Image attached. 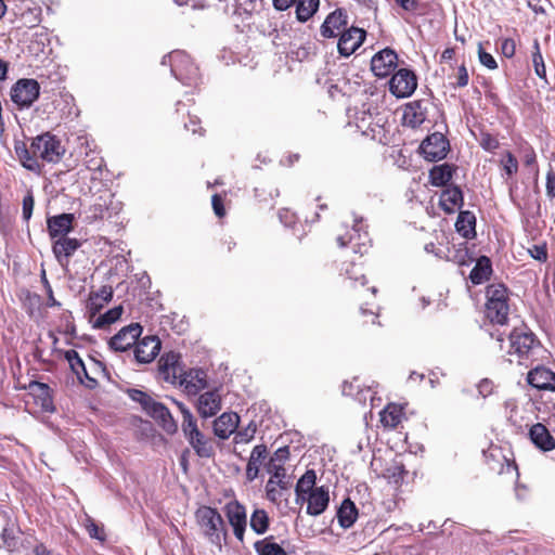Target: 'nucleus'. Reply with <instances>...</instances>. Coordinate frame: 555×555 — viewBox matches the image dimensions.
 <instances>
[{
	"mask_svg": "<svg viewBox=\"0 0 555 555\" xmlns=\"http://www.w3.org/2000/svg\"><path fill=\"white\" fill-rule=\"evenodd\" d=\"M196 524L204 538L219 551L228 538L224 520L220 513L210 506H201L195 512Z\"/></svg>",
	"mask_w": 555,
	"mask_h": 555,
	"instance_id": "nucleus-1",
	"label": "nucleus"
},
{
	"mask_svg": "<svg viewBox=\"0 0 555 555\" xmlns=\"http://www.w3.org/2000/svg\"><path fill=\"white\" fill-rule=\"evenodd\" d=\"M486 314L492 322L506 324L509 314L508 291L503 284H491L486 289Z\"/></svg>",
	"mask_w": 555,
	"mask_h": 555,
	"instance_id": "nucleus-2",
	"label": "nucleus"
},
{
	"mask_svg": "<svg viewBox=\"0 0 555 555\" xmlns=\"http://www.w3.org/2000/svg\"><path fill=\"white\" fill-rule=\"evenodd\" d=\"M65 152L61 140L51 132H44L31 140V153L36 154L42 162L57 164Z\"/></svg>",
	"mask_w": 555,
	"mask_h": 555,
	"instance_id": "nucleus-3",
	"label": "nucleus"
},
{
	"mask_svg": "<svg viewBox=\"0 0 555 555\" xmlns=\"http://www.w3.org/2000/svg\"><path fill=\"white\" fill-rule=\"evenodd\" d=\"M170 69L178 80L188 86L197 85L201 78L198 67L183 51L170 53Z\"/></svg>",
	"mask_w": 555,
	"mask_h": 555,
	"instance_id": "nucleus-4",
	"label": "nucleus"
},
{
	"mask_svg": "<svg viewBox=\"0 0 555 555\" xmlns=\"http://www.w3.org/2000/svg\"><path fill=\"white\" fill-rule=\"evenodd\" d=\"M40 85L35 79L23 78L11 88V100L20 108H28L39 98Z\"/></svg>",
	"mask_w": 555,
	"mask_h": 555,
	"instance_id": "nucleus-5",
	"label": "nucleus"
},
{
	"mask_svg": "<svg viewBox=\"0 0 555 555\" xmlns=\"http://www.w3.org/2000/svg\"><path fill=\"white\" fill-rule=\"evenodd\" d=\"M369 233L364 230L362 224V218L354 217L352 233H347L346 235H339L337 237V243L340 247H345L347 245H351L353 251L356 254L364 255L369 251L370 244Z\"/></svg>",
	"mask_w": 555,
	"mask_h": 555,
	"instance_id": "nucleus-6",
	"label": "nucleus"
},
{
	"mask_svg": "<svg viewBox=\"0 0 555 555\" xmlns=\"http://www.w3.org/2000/svg\"><path fill=\"white\" fill-rule=\"evenodd\" d=\"M508 353L517 354L520 359L528 358L530 353L539 346L533 333L526 328H514L509 336Z\"/></svg>",
	"mask_w": 555,
	"mask_h": 555,
	"instance_id": "nucleus-7",
	"label": "nucleus"
},
{
	"mask_svg": "<svg viewBox=\"0 0 555 555\" xmlns=\"http://www.w3.org/2000/svg\"><path fill=\"white\" fill-rule=\"evenodd\" d=\"M449 147L450 144L447 138L440 132H435L422 142L420 150L425 159L438 162L447 156Z\"/></svg>",
	"mask_w": 555,
	"mask_h": 555,
	"instance_id": "nucleus-8",
	"label": "nucleus"
},
{
	"mask_svg": "<svg viewBox=\"0 0 555 555\" xmlns=\"http://www.w3.org/2000/svg\"><path fill=\"white\" fill-rule=\"evenodd\" d=\"M224 514L233 529L235 538L240 541H244V533L247 526V514L246 508L238 501L233 500L224 505Z\"/></svg>",
	"mask_w": 555,
	"mask_h": 555,
	"instance_id": "nucleus-9",
	"label": "nucleus"
},
{
	"mask_svg": "<svg viewBox=\"0 0 555 555\" xmlns=\"http://www.w3.org/2000/svg\"><path fill=\"white\" fill-rule=\"evenodd\" d=\"M142 334V326L139 323H131L124 326L108 341L112 350L124 352L134 346Z\"/></svg>",
	"mask_w": 555,
	"mask_h": 555,
	"instance_id": "nucleus-10",
	"label": "nucleus"
},
{
	"mask_svg": "<svg viewBox=\"0 0 555 555\" xmlns=\"http://www.w3.org/2000/svg\"><path fill=\"white\" fill-rule=\"evenodd\" d=\"M417 81L413 72L399 69L389 81V90L397 98L410 96L416 89Z\"/></svg>",
	"mask_w": 555,
	"mask_h": 555,
	"instance_id": "nucleus-11",
	"label": "nucleus"
},
{
	"mask_svg": "<svg viewBox=\"0 0 555 555\" xmlns=\"http://www.w3.org/2000/svg\"><path fill=\"white\" fill-rule=\"evenodd\" d=\"M366 33L362 28H346L340 35L337 42V49L341 56H350L363 43Z\"/></svg>",
	"mask_w": 555,
	"mask_h": 555,
	"instance_id": "nucleus-12",
	"label": "nucleus"
},
{
	"mask_svg": "<svg viewBox=\"0 0 555 555\" xmlns=\"http://www.w3.org/2000/svg\"><path fill=\"white\" fill-rule=\"evenodd\" d=\"M348 25V15L344 9H336L331 12L320 27L323 38L332 39L339 36Z\"/></svg>",
	"mask_w": 555,
	"mask_h": 555,
	"instance_id": "nucleus-13",
	"label": "nucleus"
},
{
	"mask_svg": "<svg viewBox=\"0 0 555 555\" xmlns=\"http://www.w3.org/2000/svg\"><path fill=\"white\" fill-rule=\"evenodd\" d=\"M182 371L179 353L170 351L160 357L158 361V374L165 382L177 384Z\"/></svg>",
	"mask_w": 555,
	"mask_h": 555,
	"instance_id": "nucleus-14",
	"label": "nucleus"
},
{
	"mask_svg": "<svg viewBox=\"0 0 555 555\" xmlns=\"http://www.w3.org/2000/svg\"><path fill=\"white\" fill-rule=\"evenodd\" d=\"M397 53L386 48L376 53L371 60V69L375 76L384 78L388 76L397 66Z\"/></svg>",
	"mask_w": 555,
	"mask_h": 555,
	"instance_id": "nucleus-15",
	"label": "nucleus"
},
{
	"mask_svg": "<svg viewBox=\"0 0 555 555\" xmlns=\"http://www.w3.org/2000/svg\"><path fill=\"white\" fill-rule=\"evenodd\" d=\"M162 344L157 336H145L137 341L134 358L139 363H150L159 353Z\"/></svg>",
	"mask_w": 555,
	"mask_h": 555,
	"instance_id": "nucleus-16",
	"label": "nucleus"
},
{
	"mask_svg": "<svg viewBox=\"0 0 555 555\" xmlns=\"http://www.w3.org/2000/svg\"><path fill=\"white\" fill-rule=\"evenodd\" d=\"M74 214H60L49 217L47 220V229L52 240L67 236L74 229Z\"/></svg>",
	"mask_w": 555,
	"mask_h": 555,
	"instance_id": "nucleus-17",
	"label": "nucleus"
},
{
	"mask_svg": "<svg viewBox=\"0 0 555 555\" xmlns=\"http://www.w3.org/2000/svg\"><path fill=\"white\" fill-rule=\"evenodd\" d=\"M189 395H196L207 386V375L201 369H192L181 373L178 382Z\"/></svg>",
	"mask_w": 555,
	"mask_h": 555,
	"instance_id": "nucleus-18",
	"label": "nucleus"
},
{
	"mask_svg": "<svg viewBox=\"0 0 555 555\" xmlns=\"http://www.w3.org/2000/svg\"><path fill=\"white\" fill-rule=\"evenodd\" d=\"M145 412L156 420L160 426L166 430L168 434H173L178 429V425L175 422L170 411L167 406H165L163 403L155 401L154 399L151 401V403L145 409Z\"/></svg>",
	"mask_w": 555,
	"mask_h": 555,
	"instance_id": "nucleus-19",
	"label": "nucleus"
},
{
	"mask_svg": "<svg viewBox=\"0 0 555 555\" xmlns=\"http://www.w3.org/2000/svg\"><path fill=\"white\" fill-rule=\"evenodd\" d=\"M305 502H307V514L310 516H319L325 512L330 504L328 489L324 486L317 487L313 491H310L306 495Z\"/></svg>",
	"mask_w": 555,
	"mask_h": 555,
	"instance_id": "nucleus-20",
	"label": "nucleus"
},
{
	"mask_svg": "<svg viewBox=\"0 0 555 555\" xmlns=\"http://www.w3.org/2000/svg\"><path fill=\"white\" fill-rule=\"evenodd\" d=\"M81 246L77 238L64 236L55 238L52 245V251L61 266L68 264L69 258Z\"/></svg>",
	"mask_w": 555,
	"mask_h": 555,
	"instance_id": "nucleus-21",
	"label": "nucleus"
},
{
	"mask_svg": "<svg viewBox=\"0 0 555 555\" xmlns=\"http://www.w3.org/2000/svg\"><path fill=\"white\" fill-rule=\"evenodd\" d=\"M529 385L539 390L555 391V373L544 366H538L528 373Z\"/></svg>",
	"mask_w": 555,
	"mask_h": 555,
	"instance_id": "nucleus-22",
	"label": "nucleus"
},
{
	"mask_svg": "<svg viewBox=\"0 0 555 555\" xmlns=\"http://www.w3.org/2000/svg\"><path fill=\"white\" fill-rule=\"evenodd\" d=\"M221 410V397L217 390L202 393L197 399V412L203 418L215 416Z\"/></svg>",
	"mask_w": 555,
	"mask_h": 555,
	"instance_id": "nucleus-23",
	"label": "nucleus"
},
{
	"mask_svg": "<svg viewBox=\"0 0 555 555\" xmlns=\"http://www.w3.org/2000/svg\"><path fill=\"white\" fill-rule=\"evenodd\" d=\"M427 102L423 100L408 103L403 111V122L406 126L416 128L421 126L427 117Z\"/></svg>",
	"mask_w": 555,
	"mask_h": 555,
	"instance_id": "nucleus-24",
	"label": "nucleus"
},
{
	"mask_svg": "<svg viewBox=\"0 0 555 555\" xmlns=\"http://www.w3.org/2000/svg\"><path fill=\"white\" fill-rule=\"evenodd\" d=\"M240 424V416L234 412L222 413L214 422L215 435L224 440L228 439L232 434L235 433Z\"/></svg>",
	"mask_w": 555,
	"mask_h": 555,
	"instance_id": "nucleus-25",
	"label": "nucleus"
},
{
	"mask_svg": "<svg viewBox=\"0 0 555 555\" xmlns=\"http://www.w3.org/2000/svg\"><path fill=\"white\" fill-rule=\"evenodd\" d=\"M440 207L447 214H453L464 204L462 190L457 185H451L444 189L440 195Z\"/></svg>",
	"mask_w": 555,
	"mask_h": 555,
	"instance_id": "nucleus-26",
	"label": "nucleus"
},
{
	"mask_svg": "<svg viewBox=\"0 0 555 555\" xmlns=\"http://www.w3.org/2000/svg\"><path fill=\"white\" fill-rule=\"evenodd\" d=\"M14 150L21 165L25 169L37 175L41 173L42 165L40 164L38 156L31 153V145L27 147L24 142H18L15 144Z\"/></svg>",
	"mask_w": 555,
	"mask_h": 555,
	"instance_id": "nucleus-27",
	"label": "nucleus"
},
{
	"mask_svg": "<svg viewBox=\"0 0 555 555\" xmlns=\"http://www.w3.org/2000/svg\"><path fill=\"white\" fill-rule=\"evenodd\" d=\"M529 436L534 446L543 451H551L555 448V439L541 423H537L530 428Z\"/></svg>",
	"mask_w": 555,
	"mask_h": 555,
	"instance_id": "nucleus-28",
	"label": "nucleus"
},
{
	"mask_svg": "<svg viewBox=\"0 0 555 555\" xmlns=\"http://www.w3.org/2000/svg\"><path fill=\"white\" fill-rule=\"evenodd\" d=\"M267 454L268 449L264 444L254 447L246 466V479L248 481H254L258 477L260 464L267 457Z\"/></svg>",
	"mask_w": 555,
	"mask_h": 555,
	"instance_id": "nucleus-29",
	"label": "nucleus"
},
{
	"mask_svg": "<svg viewBox=\"0 0 555 555\" xmlns=\"http://www.w3.org/2000/svg\"><path fill=\"white\" fill-rule=\"evenodd\" d=\"M476 217L469 210H462L457 216L455 229L464 238L469 240L476 236Z\"/></svg>",
	"mask_w": 555,
	"mask_h": 555,
	"instance_id": "nucleus-30",
	"label": "nucleus"
},
{
	"mask_svg": "<svg viewBox=\"0 0 555 555\" xmlns=\"http://www.w3.org/2000/svg\"><path fill=\"white\" fill-rule=\"evenodd\" d=\"M317 482V474L313 469H308L297 481L295 487L296 503H304L305 498L310 491H313Z\"/></svg>",
	"mask_w": 555,
	"mask_h": 555,
	"instance_id": "nucleus-31",
	"label": "nucleus"
},
{
	"mask_svg": "<svg viewBox=\"0 0 555 555\" xmlns=\"http://www.w3.org/2000/svg\"><path fill=\"white\" fill-rule=\"evenodd\" d=\"M30 393L34 395L41 406V409L46 412H52L54 410L53 400L50 395V387L40 382H31L28 386Z\"/></svg>",
	"mask_w": 555,
	"mask_h": 555,
	"instance_id": "nucleus-32",
	"label": "nucleus"
},
{
	"mask_svg": "<svg viewBox=\"0 0 555 555\" xmlns=\"http://www.w3.org/2000/svg\"><path fill=\"white\" fill-rule=\"evenodd\" d=\"M358 518V508L350 499H345L337 511L338 524L341 528L348 529L353 526Z\"/></svg>",
	"mask_w": 555,
	"mask_h": 555,
	"instance_id": "nucleus-33",
	"label": "nucleus"
},
{
	"mask_svg": "<svg viewBox=\"0 0 555 555\" xmlns=\"http://www.w3.org/2000/svg\"><path fill=\"white\" fill-rule=\"evenodd\" d=\"M492 273L491 261L487 256L477 259L475 267L470 271L469 279L473 284L478 285L487 281Z\"/></svg>",
	"mask_w": 555,
	"mask_h": 555,
	"instance_id": "nucleus-34",
	"label": "nucleus"
},
{
	"mask_svg": "<svg viewBox=\"0 0 555 555\" xmlns=\"http://www.w3.org/2000/svg\"><path fill=\"white\" fill-rule=\"evenodd\" d=\"M453 166L449 164H442L434 166L429 171L430 183L435 186H444L452 179Z\"/></svg>",
	"mask_w": 555,
	"mask_h": 555,
	"instance_id": "nucleus-35",
	"label": "nucleus"
},
{
	"mask_svg": "<svg viewBox=\"0 0 555 555\" xmlns=\"http://www.w3.org/2000/svg\"><path fill=\"white\" fill-rule=\"evenodd\" d=\"M195 453L201 457H210L214 454V447L202 431L186 438Z\"/></svg>",
	"mask_w": 555,
	"mask_h": 555,
	"instance_id": "nucleus-36",
	"label": "nucleus"
},
{
	"mask_svg": "<svg viewBox=\"0 0 555 555\" xmlns=\"http://www.w3.org/2000/svg\"><path fill=\"white\" fill-rule=\"evenodd\" d=\"M266 470L271 475L269 479H274L276 485H281V489H288L291 487V479L286 474L283 464L275 463V459H270L266 465Z\"/></svg>",
	"mask_w": 555,
	"mask_h": 555,
	"instance_id": "nucleus-37",
	"label": "nucleus"
},
{
	"mask_svg": "<svg viewBox=\"0 0 555 555\" xmlns=\"http://www.w3.org/2000/svg\"><path fill=\"white\" fill-rule=\"evenodd\" d=\"M447 257L459 266H468L474 260L469 255L466 242H462L459 245L453 244L452 247L448 249Z\"/></svg>",
	"mask_w": 555,
	"mask_h": 555,
	"instance_id": "nucleus-38",
	"label": "nucleus"
},
{
	"mask_svg": "<svg viewBox=\"0 0 555 555\" xmlns=\"http://www.w3.org/2000/svg\"><path fill=\"white\" fill-rule=\"evenodd\" d=\"M320 5V0H297L296 17L299 22L305 23L310 20Z\"/></svg>",
	"mask_w": 555,
	"mask_h": 555,
	"instance_id": "nucleus-39",
	"label": "nucleus"
},
{
	"mask_svg": "<svg viewBox=\"0 0 555 555\" xmlns=\"http://www.w3.org/2000/svg\"><path fill=\"white\" fill-rule=\"evenodd\" d=\"M249 525L255 533H266L270 525V518L268 513L262 508H256L250 516Z\"/></svg>",
	"mask_w": 555,
	"mask_h": 555,
	"instance_id": "nucleus-40",
	"label": "nucleus"
},
{
	"mask_svg": "<svg viewBox=\"0 0 555 555\" xmlns=\"http://www.w3.org/2000/svg\"><path fill=\"white\" fill-rule=\"evenodd\" d=\"M402 418V410L396 404L387 405L380 413V422L385 427L396 428Z\"/></svg>",
	"mask_w": 555,
	"mask_h": 555,
	"instance_id": "nucleus-41",
	"label": "nucleus"
},
{
	"mask_svg": "<svg viewBox=\"0 0 555 555\" xmlns=\"http://www.w3.org/2000/svg\"><path fill=\"white\" fill-rule=\"evenodd\" d=\"M273 537L257 541L254 544L258 555H287L282 546L273 542Z\"/></svg>",
	"mask_w": 555,
	"mask_h": 555,
	"instance_id": "nucleus-42",
	"label": "nucleus"
},
{
	"mask_svg": "<svg viewBox=\"0 0 555 555\" xmlns=\"http://www.w3.org/2000/svg\"><path fill=\"white\" fill-rule=\"evenodd\" d=\"M64 357L68 362L72 371L76 374L78 379L81 383H83V378H81V373H86V366L78 352L74 349H69L65 351Z\"/></svg>",
	"mask_w": 555,
	"mask_h": 555,
	"instance_id": "nucleus-43",
	"label": "nucleus"
},
{
	"mask_svg": "<svg viewBox=\"0 0 555 555\" xmlns=\"http://www.w3.org/2000/svg\"><path fill=\"white\" fill-rule=\"evenodd\" d=\"M122 311L124 309L121 306H117L114 307L113 309L107 310L105 313L100 314L98 317L93 326L96 328H103L107 325H111L121 317Z\"/></svg>",
	"mask_w": 555,
	"mask_h": 555,
	"instance_id": "nucleus-44",
	"label": "nucleus"
},
{
	"mask_svg": "<svg viewBox=\"0 0 555 555\" xmlns=\"http://www.w3.org/2000/svg\"><path fill=\"white\" fill-rule=\"evenodd\" d=\"M533 51H532V63L534 67V72L537 76H539L542 79L546 78V68L544 64V60L542 56V53L540 51V43L538 39L533 41Z\"/></svg>",
	"mask_w": 555,
	"mask_h": 555,
	"instance_id": "nucleus-45",
	"label": "nucleus"
},
{
	"mask_svg": "<svg viewBox=\"0 0 555 555\" xmlns=\"http://www.w3.org/2000/svg\"><path fill=\"white\" fill-rule=\"evenodd\" d=\"M264 490L267 500L279 505L283 496V491L286 489H281V485H276L274 479H269L266 483Z\"/></svg>",
	"mask_w": 555,
	"mask_h": 555,
	"instance_id": "nucleus-46",
	"label": "nucleus"
},
{
	"mask_svg": "<svg viewBox=\"0 0 555 555\" xmlns=\"http://www.w3.org/2000/svg\"><path fill=\"white\" fill-rule=\"evenodd\" d=\"M181 427L185 438H189L194 434L197 435V433L201 431L197 427L196 420L190 410H183Z\"/></svg>",
	"mask_w": 555,
	"mask_h": 555,
	"instance_id": "nucleus-47",
	"label": "nucleus"
},
{
	"mask_svg": "<svg viewBox=\"0 0 555 555\" xmlns=\"http://www.w3.org/2000/svg\"><path fill=\"white\" fill-rule=\"evenodd\" d=\"M353 383L345 382L343 384V393L346 396H354L356 399L363 404L366 402L367 399H370L371 401L374 400V397L371 393V388H367L365 390L359 389L357 393H353Z\"/></svg>",
	"mask_w": 555,
	"mask_h": 555,
	"instance_id": "nucleus-48",
	"label": "nucleus"
},
{
	"mask_svg": "<svg viewBox=\"0 0 555 555\" xmlns=\"http://www.w3.org/2000/svg\"><path fill=\"white\" fill-rule=\"evenodd\" d=\"M257 431V425L254 421L249 422V424L244 427L243 429L241 430H237L235 433V436H234V443L238 444V443H248L250 442L254 437H255V434Z\"/></svg>",
	"mask_w": 555,
	"mask_h": 555,
	"instance_id": "nucleus-49",
	"label": "nucleus"
},
{
	"mask_svg": "<svg viewBox=\"0 0 555 555\" xmlns=\"http://www.w3.org/2000/svg\"><path fill=\"white\" fill-rule=\"evenodd\" d=\"M35 206V197L33 192L27 191L26 195L23 198L22 203V216L24 221L28 222L33 216V210Z\"/></svg>",
	"mask_w": 555,
	"mask_h": 555,
	"instance_id": "nucleus-50",
	"label": "nucleus"
},
{
	"mask_svg": "<svg viewBox=\"0 0 555 555\" xmlns=\"http://www.w3.org/2000/svg\"><path fill=\"white\" fill-rule=\"evenodd\" d=\"M127 393L131 400L140 403L144 411L153 400V398L150 395L139 389H129Z\"/></svg>",
	"mask_w": 555,
	"mask_h": 555,
	"instance_id": "nucleus-51",
	"label": "nucleus"
},
{
	"mask_svg": "<svg viewBox=\"0 0 555 555\" xmlns=\"http://www.w3.org/2000/svg\"><path fill=\"white\" fill-rule=\"evenodd\" d=\"M502 165L505 173L508 177L514 176L518 171V162L516 157L511 153L506 152L504 158L502 159Z\"/></svg>",
	"mask_w": 555,
	"mask_h": 555,
	"instance_id": "nucleus-52",
	"label": "nucleus"
},
{
	"mask_svg": "<svg viewBox=\"0 0 555 555\" xmlns=\"http://www.w3.org/2000/svg\"><path fill=\"white\" fill-rule=\"evenodd\" d=\"M478 56H479L480 63L483 66H486L487 68H489V69L498 68V63L494 60V57L490 53L486 52L482 49L481 44H479V48H478Z\"/></svg>",
	"mask_w": 555,
	"mask_h": 555,
	"instance_id": "nucleus-53",
	"label": "nucleus"
},
{
	"mask_svg": "<svg viewBox=\"0 0 555 555\" xmlns=\"http://www.w3.org/2000/svg\"><path fill=\"white\" fill-rule=\"evenodd\" d=\"M346 274L348 275V278L354 282H358L360 281L361 285L364 286L367 281L365 279V275L364 273L362 272V269L358 266H356L354 263L351 264V269H346Z\"/></svg>",
	"mask_w": 555,
	"mask_h": 555,
	"instance_id": "nucleus-54",
	"label": "nucleus"
},
{
	"mask_svg": "<svg viewBox=\"0 0 555 555\" xmlns=\"http://www.w3.org/2000/svg\"><path fill=\"white\" fill-rule=\"evenodd\" d=\"M529 254L533 259L540 262H545L547 260V250L545 245H533L529 248Z\"/></svg>",
	"mask_w": 555,
	"mask_h": 555,
	"instance_id": "nucleus-55",
	"label": "nucleus"
},
{
	"mask_svg": "<svg viewBox=\"0 0 555 555\" xmlns=\"http://www.w3.org/2000/svg\"><path fill=\"white\" fill-rule=\"evenodd\" d=\"M86 529L92 539H96L100 541L105 540V534H104L103 530L93 520L88 519Z\"/></svg>",
	"mask_w": 555,
	"mask_h": 555,
	"instance_id": "nucleus-56",
	"label": "nucleus"
},
{
	"mask_svg": "<svg viewBox=\"0 0 555 555\" xmlns=\"http://www.w3.org/2000/svg\"><path fill=\"white\" fill-rule=\"evenodd\" d=\"M41 280H42L43 286H44L47 295H48L47 306L48 307H60L61 304L54 298L52 287L46 276L44 271L42 272Z\"/></svg>",
	"mask_w": 555,
	"mask_h": 555,
	"instance_id": "nucleus-57",
	"label": "nucleus"
},
{
	"mask_svg": "<svg viewBox=\"0 0 555 555\" xmlns=\"http://www.w3.org/2000/svg\"><path fill=\"white\" fill-rule=\"evenodd\" d=\"M501 51L505 57H507V59L513 57L516 52V43H515L514 39H512V38L503 39L502 43H501Z\"/></svg>",
	"mask_w": 555,
	"mask_h": 555,
	"instance_id": "nucleus-58",
	"label": "nucleus"
},
{
	"mask_svg": "<svg viewBox=\"0 0 555 555\" xmlns=\"http://www.w3.org/2000/svg\"><path fill=\"white\" fill-rule=\"evenodd\" d=\"M546 196L550 199L555 198V171L550 169L546 173Z\"/></svg>",
	"mask_w": 555,
	"mask_h": 555,
	"instance_id": "nucleus-59",
	"label": "nucleus"
},
{
	"mask_svg": "<svg viewBox=\"0 0 555 555\" xmlns=\"http://www.w3.org/2000/svg\"><path fill=\"white\" fill-rule=\"evenodd\" d=\"M469 76L465 65H461L459 67L456 83L455 86L459 88H464L468 85Z\"/></svg>",
	"mask_w": 555,
	"mask_h": 555,
	"instance_id": "nucleus-60",
	"label": "nucleus"
},
{
	"mask_svg": "<svg viewBox=\"0 0 555 555\" xmlns=\"http://www.w3.org/2000/svg\"><path fill=\"white\" fill-rule=\"evenodd\" d=\"M481 146L487 151H494L499 147V141L490 134H485L481 139Z\"/></svg>",
	"mask_w": 555,
	"mask_h": 555,
	"instance_id": "nucleus-61",
	"label": "nucleus"
},
{
	"mask_svg": "<svg viewBox=\"0 0 555 555\" xmlns=\"http://www.w3.org/2000/svg\"><path fill=\"white\" fill-rule=\"evenodd\" d=\"M211 204H212L215 214L220 218L223 217L225 211H224L222 198L219 194L212 195Z\"/></svg>",
	"mask_w": 555,
	"mask_h": 555,
	"instance_id": "nucleus-62",
	"label": "nucleus"
},
{
	"mask_svg": "<svg viewBox=\"0 0 555 555\" xmlns=\"http://www.w3.org/2000/svg\"><path fill=\"white\" fill-rule=\"evenodd\" d=\"M199 119L196 116H189V122L184 124L188 130H192L193 133L203 134V128L199 127Z\"/></svg>",
	"mask_w": 555,
	"mask_h": 555,
	"instance_id": "nucleus-63",
	"label": "nucleus"
},
{
	"mask_svg": "<svg viewBox=\"0 0 555 555\" xmlns=\"http://www.w3.org/2000/svg\"><path fill=\"white\" fill-rule=\"evenodd\" d=\"M492 390H493V383L489 379H482L479 384H478V392L483 397H488L489 395L492 393Z\"/></svg>",
	"mask_w": 555,
	"mask_h": 555,
	"instance_id": "nucleus-64",
	"label": "nucleus"
}]
</instances>
